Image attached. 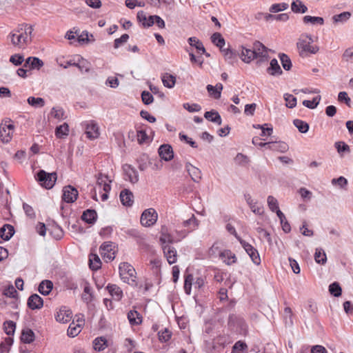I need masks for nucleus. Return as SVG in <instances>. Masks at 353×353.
<instances>
[{
	"label": "nucleus",
	"instance_id": "1",
	"mask_svg": "<svg viewBox=\"0 0 353 353\" xmlns=\"http://www.w3.org/2000/svg\"><path fill=\"white\" fill-rule=\"evenodd\" d=\"M24 29L18 30V33L11 32L8 37L10 38L11 43L13 46L20 48H23L29 44L32 41V33L33 28L31 26L25 25Z\"/></svg>",
	"mask_w": 353,
	"mask_h": 353
},
{
	"label": "nucleus",
	"instance_id": "2",
	"mask_svg": "<svg viewBox=\"0 0 353 353\" xmlns=\"http://www.w3.org/2000/svg\"><path fill=\"white\" fill-rule=\"evenodd\" d=\"M68 40H70V44L77 46L92 43L95 41V39L92 34L89 35L88 31L80 32L79 29L74 28L72 30L68 31Z\"/></svg>",
	"mask_w": 353,
	"mask_h": 353
},
{
	"label": "nucleus",
	"instance_id": "3",
	"mask_svg": "<svg viewBox=\"0 0 353 353\" xmlns=\"http://www.w3.org/2000/svg\"><path fill=\"white\" fill-rule=\"evenodd\" d=\"M312 43L313 39L311 35L307 34L301 35L296 43L301 57H306L311 54H316L319 51V47L312 46Z\"/></svg>",
	"mask_w": 353,
	"mask_h": 353
},
{
	"label": "nucleus",
	"instance_id": "4",
	"mask_svg": "<svg viewBox=\"0 0 353 353\" xmlns=\"http://www.w3.org/2000/svg\"><path fill=\"white\" fill-rule=\"evenodd\" d=\"M119 275L121 279L129 285H134L137 284L136 271L134 267L127 262L121 263L119 266Z\"/></svg>",
	"mask_w": 353,
	"mask_h": 353
},
{
	"label": "nucleus",
	"instance_id": "5",
	"mask_svg": "<svg viewBox=\"0 0 353 353\" xmlns=\"http://www.w3.org/2000/svg\"><path fill=\"white\" fill-rule=\"evenodd\" d=\"M36 179L42 187L50 189L55 183L57 174L56 173H48L41 170L37 172Z\"/></svg>",
	"mask_w": 353,
	"mask_h": 353
},
{
	"label": "nucleus",
	"instance_id": "6",
	"mask_svg": "<svg viewBox=\"0 0 353 353\" xmlns=\"http://www.w3.org/2000/svg\"><path fill=\"white\" fill-rule=\"evenodd\" d=\"M228 325L229 329L235 332L241 334L247 330V325L244 319L234 314L229 316Z\"/></svg>",
	"mask_w": 353,
	"mask_h": 353
},
{
	"label": "nucleus",
	"instance_id": "7",
	"mask_svg": "<svg viewBox=\"0 0 353 353\" xmlns=\"http://www.w3.org/2000/svg\"><path fill=\"white\" fill-rule=\"evenodd\" d=\"M14 125L10 121H6L0 125V139L3 143H8L11 141Z\"/></svg>",
	"mask_w": 353,
	"mask_h": 353
},
{
	"label": "nucleus",
	"instance_id": "8",
	"mask_svg": "<svg viewBox=\"0 0 353 353\" xmlns=\"http://www.w3.org/2000/svg\"><path fill=\"white\" fill-rule=\"evenodd\" d=\"M158 214L154 208L145 210L141 216V223L145 227L153 225L157 221Z\"/></svg>",
	"mask_w": 353,
	"mask_h": 353
},
{
	"label": "nucleus",
	"instance_id": "9",
	"mask_svg": "<svg viewBox=\"0 0 353 353\" xmlns=\"http://www.w3.org/2000/svg\"><path fill=\"white\" fill-rule=\"evenodd\" d=\"M100 254L108 262L112 261L115 258V246L111 241L104 242L99 248Z\"/></svg>",
	"mask_w": 353,
	"mask_h": 353
},
{
	"label": "nucleus",
	"instance_id": "10",
	"mask_svg": "<svg viewBox=\"0 0 353 353\" xmlns=\"http://www.w3.org/2000/svg\"><path fill=\"white\" fill-rule=\"evenodd\" d=\"M84 125L85 129V132L88 139L94 140L99 137V128L94 121H86Z\"/></svg>",
	"mask_w": 353,
	"mask_h": 353
},
{
	"label": "nucleus",
	"instance_id": "11",
	"mask_svg": "<svg viewBox=\"0 0 353 353\" xmlns=\"http://www.w3.org/2000/svg\"><path fill=\"white\" fill-rule=\"evenodd\" d=\"M240 243L246 253L250 256L252 262L257 265H259L261 263V258L257 250L244 240H241Z\"/></svg>",
	"mask_w": 353,
	"mask_h": 353
},
{
	"label": "nucleus",
	"instance_id": "12",
	"mask_svg": "<svg viewBox=\"0 0 353 353\" xmlns=\"http://www.w3.org/2000/svg\"><path fill=\"white\" fill-rule=\"evenodd\" d=\"M123 170L125 174V179L132 183H136L139 181V174L137 170L131 165L125 164L123 165Z\"/></svg>",
	"mask_w": 353,
	"mask_h": 353
},
{
	"label": "nucleus",
	"instance_id": "13",
	"mask_svg": "<svg viewBox=\"0 0 353 353\" xmlns=\"http://www.w3.org/2000/svg\"><path fill=\"white\" fill-rule=\"evenodd\" d=\"M163 254L169 264L174 263L177 260V252L176 249L170 245L162 246Z\"/></svg>",
	"mask_w": 353,
	"mask_h": 353
},
{
	"label": "nucleus",
	"instance_id": "14",
	"mask_svg": "<svg viewBox=\"0 0 353 353\" xmlns=\"http://www.w3.org/2000/svg\"><path fill=\"white\" fill-rule=\"evenodd\" d=\"M158 153L159 157L165 161H169L174 157L172 148L169 144L161 145L158 150Z\"/></svg>",
	"mask_w": 353,
	"mask_h": 353
},
{
	"label": "nucleus",
	"instance_id": "15",
	"mask_svg": "<svg viewBox=\"0 0 353 353\" xmlns=\"http://www.w3.org/2000/svg\"><path fill=\"white\" fill-rule=\"evenodd\" d=\"M220 50L224 56L225 61L229 64L233 65L237 61L238 53L236 50H232L230 48H222Z\"/></svg>",
	"mask_w": 353,
	"mask_h": 353
},
{
	"label": "nucleus",
	"instance_id": "16",
	"mask_svg": "<svg viewBox=\"0 0 353 353\" xmlns=\"http://www.w3.org/2000/svg\"><path fill=\"white\" fill-rule=\"evenodd\" d=\"M185 169L190 176L192 180L196 183H199L201 179V170L188 162L185 163Z\"/></svg>",
	"mask_w": 353,
	"mask_h": 353
},
{
	"label": "nucleus",
	"instance_id": "17",
	"mask_svg": "<svg viewBox=\"0 0 353 353\" xmlns=\"http://www.w3.org/2000/svg\"><path fill=\"white\" fill-rule=\"evenodd\" d=\"M120 200L125 206H132L134 203V195L132 192L128 189H124L120 192Z\"/></svg>",
	"mask_w": 353,
	"mask_h": 353
},
{
	"label": "nucleus",
	"instance_id": "18",
	"mask_svg": "<svg viewBox=\"0 0 353 353\" xmlns=\"http://www.w3.org/2000/svg\"><path fill=\"white\" fill-rule=\"evenodd\" d=\"M43 305V299L37 294H32L28 299V306L32 310L40 309Z\"/></svg>",
	"mask_w": 353,
	"mask_h": 353
},
{
	"label": "nucleus",
	"instance_id": "19",
	"mask_svg": "<svg viewBox=\"0 0 353 353\" xmlns=\"http://www.w3.org/2000/svg\"><path fill=\"white\" fill-rule=\"evenodd\" d=\"M267 144H268V149L272 151L283 153L289 149L288 145L283 141H270L267 142Z\"/></svg>",
	"mask_w": 353,
	"mask_h": 353
},
{
	"label": "nucleus",
	"instance_id": "20",
	"mask_svg": "<svg viewBox=\"0 0 353 353\" xmlns=\"http://www.w3.org/2000/svg\"><path fill=\"white\" fill-rule=\"evenodd\" d=\"M43 65V62L42 60L37 57H28L24 63V67L29 68V70H39Z\"/></svg>",
	"mask_w": 353,
	"mask_h": 353
},
{
	"label": "nucleus",
	"instance_id": "21",
	"mask_svg": "<svg viewBox=\"0 0 353 353\" xmlns=\"http://www.w3.org/2000/svg\"><path fill=\"white\" fill-rule=\"evenodd\" d=\"M252 50L256 52V59L263 58L267 55V48L260 41H256L253 43Z\"/></svg>",
	"mask_w": 353,
	"mask_h": 353
},
{
	"label": "nucleus",
	"instance_id": "22",
	"mask_svg": "<svg viewBox=\"0 0 353 353\" xmlns=\"http://www.w3.org/2000/svg\"><path fill=\"white\" fill-rule=\"evenodd\" d=\"M159 241L161 243L162 246L163 245H170V243H172L174 242L172 235L168 233V228L165 226L161 227Z\"/></svg>",
	"mask_w": 353,
	"mask_h": 353
},
{
	"label": "nucleus",
	"instance_id": "23",
	"mask_svg": "<svg viewBox=\"0 0 353 353\" xmlns=\"http://www.w3.org/2000/svg\"><path fill=\"white\" fill-rule=\"evenodd\" d=\"M20 339L23 343H31L34 341L35 335L31 329L26 328L22 330Z\"/></svg>",
	"mask_w": 353,
	"mask_h": 353
},
{
	"label": "nucleus",
	"instance_id": "24",
	"mask_svg": "<svg viewBox=\"0 0 353 353\" xmlns=\"http://www.w3.org/2000/svg\"><path fill=\"white\" fill-rule=\"evenodd\" d=\"M204 117L213 123H216L217 125H221L222 119L219 114V112L216 110H212L210 111H207L204 114Z\"/></svg>",
	"mask_w": 353,
	"mask_h": 353
},
{
	"label": "nucleus",
	"instance_id": "25",
	"mask_svg": "<svg viewBox=\"0 0 353 353\" xmlns=\"http://www.w3.org/2000/svg\"><path fill=\"white\" fill-rule=\"evenodd\" d=\"M241 59L245 63H250L252 60L256 59V52H254L252 48H248L242 47Z\"/></svg>",
	"mask_w": 353,
	"mask_h": 353
},
{
	"label": "nucleus",
	"instance_id": "26",
	"mask_svg": "<svg viewBox=\"0 0 353 353\" xmlns=\"http://www.w3.org/2000/svg\"><path fill=\"white\" fill-rule=\"evenodd\" d=\"M138 168L141 171L145 170L151 164L150 157L146 154H141L137 158Z\"/></svg>",
	"mask_w": 353,
	"mask_h": 353
},
{
	"label": "nucleus",
	"instance_id": "27",
	"mask_svg": "<svg viewBox=\"0 0 353 353\" xmlns=\"http://www.w3.org/2000/svg\"><path fill=\"white\" fill-rule=\"evenodd\" d=\"M82 219L88 223L93 224L97 221V214L94 210H86L83 212Z\"/></svg>",
	"mask_w": 353,
	"mask_h": 353
},
{
	"label": "nucleus",
	"instance_id": "28",
	"mask_svg": "<svg viewBox=\"0 0 353 353\" xmlns=\"http://www.w3.org/2000/svg\"><path fill=\"white\" fill-rule=\"evenodd\" d=\"M220 256L227 265H232L236 261V257L234 253L229 250H225L221 252Z\"/></svg>",
	"mask_w": 353,
	"mask_h": 353
},
{
	"label": "nucleus",
	"instance_id": "29",
	"mask_svg": "<svg viewBox=\"0 0 353 353\" xmlns=\"http://www.w3.org/2000/svg\"><path fill=\"white\" fill-rule=\"evenodd\" d=\"M107 289L111 296L117 301H119L123 296V292L121 289L114 284H109Z\"/></svg>",
	"mask_w": 353,
	"mask_h": 353
},
{
	"label": "nucleus",
	"instance_id": "30",
	"mask_svg": "<svg viewBox=\"0 0 353 353\" xmlns=\"http://www.w3.org/2000/svg\"><path fill=\"white\" fill-rule=\"evenodd\" d=\"M291 10L294 13H305L307 6L301 0H294L291 4Z\"/></svg>",
	"mask_w": 353,
	"mask_h": 353
},
{
	"label": "nucleus",
	"instance_id": "31",
	"mask_svg": "<svg viewBox=\"0 0 353 353\" xmlns=\"http://www.w3.org/2000/svg\"><path fill=\"white\" fill-rule=\"evenodd\" d=\"M268 72L270 74L273 76L281 75L283 73V71L276 59L271 60L270 67L268 68Z\"/></svg>",
	"mask_w": 353,
	"mask_h": 353
},
{
	"label": "nucleus",
	"instance_id": "32",
	"mask_svg": "<svg viewBox=\"0 0 353 353\" xmlns=\"http://www.w3.org/2000/svg\"><path fill=\"white\" fill-rule=\"evenodd\" d=\"M128 319L131 325H139L142 322V316L137 310H130L128 313Z\"/></svg>",
	"mask_w": 353,
	"mask_h": 353
},
{
	"label": "nucleus",
	"instance_id": "33",
	"mask_svg": "<svg viewBox=\"0 0 353 353\" xmlns=\"http://www.w3.org/2000/svg\"><path fill=\"white\" fill-rule=\"evenodd\" d=\"M89 266L92 270H98L101 267V261L96 254H90L89 256Z\"/></svg>",
	"mask_w": 353,
	"mask_h": 353
},
{
	"label": "nucleus",
	"instance_id": "34",
	"mask_svg": "<svg viewBox=\"0 0 353 353\" xmlns=\"http://www.w3.org/2000/svg\"><path fill=\"white\" fill-rule=\"evenodd\" d=\"M53 287L52 283L49 280H44L39 285V292L43 295H48Z\"/></svg>",
	"mask_w": 353,
	"mask_h": 353
},
{
	"label": "nucleus",
	"instance_id": "35",
	"mask_svg": "<svg viewBox=\"0 0 353 353\" xmlns=\"http://www.w3.org/2000/svg\"><path fill=\"white\" fill-rule=\"evenodd\" d=\"M13 226L6 224L1 229V236L3 240H9L14 234Z\"/></svg>",
	"mask_w": 353,
	"mask_h": 353
},
{
	"label": "nucleus",
	"instance_id": "36",
	"mask_svg": "<svg viewBox=\"0 0 353 353\" xmlns=\"http://www.w3.org/2000/svg\"><path fill=\"white\" fill-rule=\"evenodd\" d=\"M161 79L163 85L168 88H173L176 83V77L168 73L163 74L162 75Z\"/></svg>",
	"mask_w": 353,
	"mask_h": 353
},
{
	"label": "nucleus",
	"instance_id": "37",
	"mask_svg": "<svg viewBox=\"0 0 353 353\" xmlns=\"http://www.w3.org/2000/svg\"><path fill=\"white\" fill-rule=\"evenodd\" d=\"M199 225V221L196 219L194 214L192 216L183 222V226L184 228H188L190 231L196 230Z\"/></svg>",
	"mask_w": 353,
	"mask_h": 353
},
{
	"label": "nucleus",
	"instance_id": "38",
	"mask_svg": "<svg viewBox=\"0 0 353 353\" xmlns=\"http://www.w3.org/2000/svg\"><path fill=\"white\" fill-rule=\"evenodd\" d=\"M107 346V340L103 337H98L93 341V347L97 351H102Z\"/></svg>",
	"mask_w": 353,
	"mask_h": 353
},
{
	"label": "nucleus",
	"instance_id": "39",
	"mask_svg": "<svg viewBox=\"0 0 353 353\" xmlns=\"http://www.w3.org/2000/svg\"><path fill=\"white\" fill-rule=\"evenodd\" d=\"M212 42L216 45L219 49L224 47L225 42L224 38L219 32H215L211 36Z\"/></svg>",
	"mask_w": 353,
	"mask_h": 353
},
{
	"label": "nucleus",
	"instance_id": "40",
	"mask_svg": "<svg viewBox=\"0 0 353 353\" xmlns=\"http://www.w3.org/2000/svg\"><path fill=\"white\" fill-rule=\"evenodd\" d=\"M93 294L92 292V288L89 285V284H86L83 289V292L82 294V300L86 303H89L93 300Z\"/></svg>",
	"mask_w": 353,
	"mask_h": 353
},
{
	"label": "nucleus",
	"instance_id": "41",
	"mask_svg": "<svg viewBox=\"0 0 353 353\" xmlns=\"http://www.w3.org/2000/svg\"><path fill=\"white\" fill-rule=\"evenodd\" d=\"M303 21L305 24L312 23L313 25L319 24L323 25L324 19L321 17H312L309 15H306L303 17Z\"/></svg>",
	"mask_w": 353,
	"mask_h": 353
},
{
	"label": "nucleus",
	"instance_id": "42",
	"mask_svg": "<svg viewBox=\"0 0 353 353\" xmlns=\"http://www.w3.org/2000/svg\"><path fill=\"white\" fill-rule=\"evenodd\" d=\"M351 17V13L350 12H343L339 14H335L332 17V20L334 23H345Z\"/></svg>",
	"mask_w": 353,
	"mask_h": 353
},
{
	"label": "nucleus",
	"instance_id": "43",
	"mask_svg": "<svg viewBox=\"0 0 353 353\" xmlns=\"http://www.w3.org/2000/svg\"><path fill=\"white\" fill-rule=\"evenodd\" d=\"M27 101L29 105L34 108H41L45 105V101L41 97H30L28 98Z\"/></svg>",
	"mask_w": 353,
	"mask_h": 353
},
{
	"label": "nucleus",
	"instance_id": "44",
	"mask_svg": "<svg viewBox=\"0 0 353 353\" xmlns=\"http://www.w3.org/2000/svg\"><path fill=\"white\" fill-rule=\"evenodd\" d=\"M314 259L317 263L324 264L327 261L326 254L321 248H316L314 254Z\"/></svg>",
	"mask_w": 353,
	"mask_h": 353
},
{
	"label": "nucleus",
	"instance_id": "45",
	"mask_svg": "<svg viewBox=\"0 0 353 353\" xmlns=\"http://www.w3.org/2000/svg\"><path fill=\"white\" fill-rule=\"evenodd\" d=\"M77 59L78 61L77 63L72 62V60L68 61V62H67L68 66L72 65H76L79 68L81 72H82L83 71L88 72L89 70L88 68H85L83 65V63L85 62V61L79 55L77 56Z\"/></svg>",
	"mask_w": 353,
	"mask_h": 353
},
{
	"label": "nucleus",
	"instance_id": "46",
	"mask_svg": "<svg viewBox=\"0 0 353 353\" xmlns=\"http://www.w3.org/2000/svg\"><path fill=\"white\" fill-rule=\"evenodd\" d=\"M293 123L295 125V127L297 128L299 131L301 133H306L309 130L308 123L301 119H294L293 121Z\"/></svg>",
	"mask_w": 353,
	"mask_h": 353
},
{
	"label": "nucleus",
	"instance_id": "47",
	"mask_svg": "<svg viewBox=\"0 0 353 353\" xmlns=\"http://www.w3.org/2000/svg\"><path fill=\"white\" fill-rule=\"evenodd\" d=\"M330 293L335 297H339L341 295L342 289L338 282H334L329 285Z\"/></svg>",
	"mask_w": 353,
	"mask_h": 353
},
{
	"label": "nucleus",
	"instance_id": "48",
	"mask_svg": "<svg viewBox=\"0 0 353 353\" xmlns=\"http://www.w3.org/2000/svg\"><path fill=\"white\" fill-rule=\"evenodd\" d=\"M81 330V327L77 325L73 320L68 327V336L74 337L80 333Z\"/></svg>",
	"mask_w": 353,
	"mask_h": 353
},
{
	"label": "nucleus",
	"instance_id": "49",
	"mask_svg": "<svg viewBox=\"0 0 353 353\" xmlns=\"http://www.w3.org/2000/svg\"><path fill=\"white\" fill-rule=\"evenodd\" d=\"M279 59L283 69L290 70L292 68V61L290 57L287 54L281 53L279 54Z\"/></svg>",
	"mask_w": 353,
	"mask_h": 353
},
{
	"label": "nucleus",
	"instance_id": "50",
	"mask_svg": "<svg viewBox=\"0 0 353 353\" xmlns=\"http://www.w3.org/2000/svg\"><path fill=\"white\" fill-rule=\"evenodd\" d=\"M78 195L77 190L68 185V203L74 202L77 199Z\"/></svg>",
	"mask_w": 353,
	"mask_h": 353
},
{
	"label": "nucleus",
	"instance_id": "51",
	"mask_svg": "<svg viewBox=\"0 0 353 353\" xmlns=\"http://www.w3.org/2000/svg\"><path fill=\"white\" fill-rule=\"evenodd\" d=\"M321 99V96L319 95V96L314 97L312 101L304 100L303 101V105L304 106L307 107V108L314 109L319 104Z\"/></svg>",
	"mask_w": 353,
	"mask_h": 353
},
{
	"label": "nucleus",
	"instance_id": "52",
	"mask_svg": "<svg viewBox=\"0 0 353 353\" xmlns=\"http://www.w3.org/2000/svg\"><path fill=\"white\" fill-rule=\"evenodd\" d=\"M16 328V323L12 321H8L4 323V331L8 335H13Z\"/></svg>",
	"mask_w": 353,
	"mask_h": 353
},
{
	"label": "nucleus",
	"instance_id": "53",
	"mask_svg": "<svg viewBox=\"0 0 353 353\" xmlns=\"http://www.w3.org/2000/svg\"><path fill=\"white\" fill-rule=\"evenodd\" d=\"M193 276L192 274H188L185 277L184 281V290L187 294H190L191 288L193 282Z\"/></svg>",
	"mask_w": 353,
	"mask_h": 353
},
{
	"label": "nucleus",
	"instance_id": "54",
	"mask_svg": "<svg viewBox=\"0 0 353 353\" xmlns=\"http://www.w3.org/2000/svg\"><path fill=\"white\" fill-rule=\"evenodd\" d=\"M334 145L339 154H342L343 152L349 153L350 152V146L343 141L336 142Z\"/></svg>",
	"mask_w": 353,
	"mask_h": 353
},
{
	"label": "nucleus",
	"instance_id": "55",
	"mask_svg": "<svg viewBox=\"0 0 353 353\" xmlns=\"http://www.w3.org/2000/svg\"><path fill=\"white\" fill-rule=\"evenodd\" d=\"M284 99L286 101V106L289 108H293L296 105V98L290 94H285Z\"/></svg>",
	"mask_w": 353,
	"mask_h": 353
},
{
	"label": "nucleus",
	"instance_id": "56",
	"mask_svg": "<svg viewBox=\"0 0 353 353\" xmlns=\"http://www.w3.org/2000/svg\"><path fill=\"white\" fill-rule=\"evenodd\" d=\"M66 316V307L65 306H61L59 311L56 312L54 314L55 319L57 322L63 323H64V319Z\"/></svg>",
	"mask_w": 353,
	"mask_h": 353
},
{
	"label": "nucleus",
	"instance_id": "57",
	"mask_svg": "<svg viewBox=\"0 0 353 353\" xmlns=\"http://www.w3.org/2000/svg\"><path fill=\"white\" fill-rule=\"evenodd\" d=\"M288 6L286 3H275L270 6L269 10L271 12H278L288 9Z\"/></svg>",
	"mask_w": 353,
	"mask_h": 353
},
{
	"label": "nucleus",
	"instance_id": "58",
	"mask_svg": "<svg viewBox=\"0 0 353 353\" xmlns=\"http://www.w3.org/2000/svg\"><path fill=\"white\" fill-rule=\"evenodd\" d=\"M171 332L167 328H165L163 330H161L158 333L159 339L161 342H167L168 341H169V339L171 337Z\"/></svg>",
	"mask_w": 353,
	"mask_h": 353
},
{
	"label": "nucleus",
	"instance_id": "59",
	"mask_svg": "<svg viewBox=\"0 0 353 353\" xmlns=\"http://www.w3.org/2000/svg\"><path fill=\"white\" fill-rule=\"evenodd\" d=\"M142 101L145 105H150L153 102L154 97L152 94L148 91H143L141 93Z\"/></svg>",
	"mask_w": 353,
	"mask_h": 353
},
{
	"label": "nucleus",
	"instance_id": "60",
	"mask_svg": "<svg viewBox=\"0 0 353 353\" xmlns=\"http://www.w3.org/2000/svg\"><path fill=\"white\" fill-rule=\"evenodd\" d=\"M267 201L268 207L271 211L274 212V210L279 208L278 201L274 196H269L268 197Z\"/></svg>",
	"mask_w": 353,
	"mask_h": 353
},
{
	"label": "nucleus",
	"instance_id": "61",
	"mask_svg": "<svg viewBox=\"0 0 353 353\" xmlns=\"http://www.w3.org/2000/svg\"><path fill=\"white\" fill-rule=\"evenodd\" d=\"M183 107L190 112H196L201 110V107L197 103H183Z\"/></svg>",
	"mask_w": 353,
	"mask_h": 353
},
{
	"label": "nucleus",
	"instance_id": "62",
	"mask_svg": "<svg viewBox=\"0 0 353 353\" xmlns=\"http://www.w3.org/2000/svg\"><path fill=\"white\" fill-rule=\"evenodd\" d=\"M51 115L57 119H61L63 118V115H64V110L63 108H59V107H54L52 110H51Z\"/></svg>",
	"mask_w": 353,
	"mask_h": 353
},
{
	"label": "nucleus",
	"instance_id": "63",
	"mask_svg": "<svg viewBox=\"0 0 353 353\" xmlns=\"http://www.w3.org/2000/svg\"><path fill=\"white\" fill-rule=\"evenodd\" d=\"M66 134V123L57 127L55 135L58 139H61Z\"/></svg>",
	"mask_w": 353,
	"mask_h": 353
},
{
	"label": "nucleus",
	"instance_id": "64",
	"mask_svg": "<svg viewBox=\"0 0 353 353\" xmlns=\"http://www.w3.org/2000/svg\"><path fill=\"white\" fill-rule=\"evenodd\" d=\"M129 39V35L128 34H123L121 37L116 39L114 41V48H118L120 46L126 43Z\"/></svg>",
	"mask_w": 353,
	"mask_h": 353
}]
</instances>
